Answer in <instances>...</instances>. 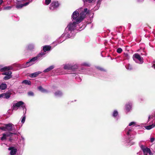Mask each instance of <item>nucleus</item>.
Returning a JSON list of instances; mask_svg holds the SVG:
<instances>
[{
  "label": "nucleus",
  "instance_id": "obj_1",
  "mask_svg": "<svg viewBox=\"0 0 155 155\" xmlns=\"http://www.w3.org/2000/svg\"><path fill=\"white\" fill-rule=\"evenodd\" d=\"M85 15L83 13L79 12V10H76L72 13L71 18L72 22L68 25L67 28L75 33L74 30L76 28L77 25L81 22L84 19Z\"/></svg>",
  "mask_w": 155,
  "mask_h": 155
},
{
  "label": "nucleus",
  "instance_id": "obj_2",
  "mask_svg": "<svg viewBox=\"0 0 155 155\" xmlns=\"http://www.w3.org/2000/svg\"><path fill=\"white\" fill-rule=\"evenodd\" d=\"M75 35V33L66 27L64 33L54 42L57 43L56 45L61 43L66 39L73 37Z\"/></svg>",
  "mask_w": 155,
  "mask_h": 155
},
{
  "label": "nucleus",
  "instance_id": "obj_3",
  "mask_svg": "<svg viewBox=\"0 0 155 155\" xmlns=\"http://www.w3.org/2000/svg\"><path fill=\"white\" fill-rule=\"evenodd\" d=\"M125 132L126 134V139L125 143L127 145H131L134 143L131 141L134 138V136L132 135L133 130L132 128L127 127L125 129Z\"/></svg>",
  "mask_w": 155,
  "mask_h": 155
},
{
  "label": "nucleus",
  "instance_id": "obj_4",
  "mask_svg": "<svg viewBox=\"0 0 155 155\" xmlns=\"http://www.w3.org/2000/svg\"><path fill=\"white\" fill-rule=\"evenodd\" d=\"M45 54V52H41L37 56L31 58L29 61L26 63L24 67H28L36 62L37 61L42 59Z\"/></svg>",
  "mask_w": 155,
  "mask_h": 155
},
{
  "label": "nucleus",
  "instance_id": "obj_5",
  "mask_svg": "<svg viewBox=\"0 0 155 155\" xmlns=\"http://www.w3.org/2000/svg\"><path fill=\"white\" fill-rule=\"evenodd\" d=\"M24 103L22 101H20L16 103H14L13 104L12 108L13 110H17L18 107H21L24 110L25 108L26 109L25 105H24ZM26 109H25L26 110Z\"/></svg>",
  "mask_w": 155,
  "mask_h": 155
},
{
  "label": "nucleus",
  "instance_id": "obj_6",
  "mask_svg": "<svg viewBox=\"0 0 155 155\" xmlns=\"http://www.w3.org/2000/svg\"><path fill=\"white\" fill-rule=\"evenodd\" d=\"M133 59L136 63L139 64H142L143 62V58L138 54H135L133 55Z\"/></svg>",
  "mask_w": 155,
  "mask_h": 155
},
{
  "label": "nucleus",
  "instance_id": "obj_7",
  "mask_svg": "<svg viewBox=\"0 0 155 155\" xmlns=\"http://www.w3.org/2000/svg\"><path fill=\"white\" fill-rule=\"evenodd\" d=\"M140 148L142 150L144 155H147L148 153L149 154V155H153V153L149 148L146 147L143 145H141Z\"/></svg>",
  "mask_w": 155,
  "mask_h": 155
},
{
  "label": "nucleus",
  "instance_id": "obj_8",
  "mask_svg": "<svg viewBox=\"0 0 155 155\" xmlns=\"http://www.w3.org/2000/svg\"><path fill=\"white\" fill-rule=\"evenodd\" d=\"M59 4L58 1H53L49 7V8L52 10H56L58 7Z\"/></svg>",
  "mask_w": 155,
  "mask_h": 155
},
{
  "label": "nucleus",
  "instance_id": "obj_9",
  "mask_svg": "<svg viewBox=\"0 0 155 155\" xmlns=\"http://www.w3.org/2000/svg\"><path fill=\"white\" fill-rule=\"evenodd\" d=\"M132 104L131 102L127 103L125 105L124 110L126 113L130 112L132 109Z\"/></svg>",
  "mask_w": 155,
  "mask_h": 155
},
{
  "label": "nucleus",
  "instance_id": "obj_10",
  "mask_svg": "<svg viewBox=\"0 0 155 155\" xmlns=\"http://www.w3.org/2000/svg\"><path fill=\"white\" fill-rule=\"evenodd\" d=\"M5 131H11L13 130V127L14 125L12 123H10L5 124Z\"/></svg>",
  "mask_w": 155,
  "mask_h": 155
},
{
  "label": "nucleus",
  "instance_id": "obj_11",
  "mask_svg": "<svg viewBox=\"0 0 155 155\" xmlns=\"http://www.w3.org/2000/svg\"><path fill=\"white\" fill-rule=\"evenodd\" d=\"M35 48V45L33 43H30L28 44L27 47L26 49L30 51H32L34 50Z\"/></svg>",
  "mask_w": 155,
  "mask_h": 155
},
{
  "label": "nucleus",
  "instance_id": "obj_12",
  "mask_svg": "<svg viewBox=\"0 0 155 155\" xmlns=\"http://www.w3.org/2000/svg\"><path fill=\"white\" fill-rule=\"evenodd\" d=\"M8 150H11L10 154L11 155H15L17 151V150L16 148L13 147H10L8 148Z\"/></svg>",
  "mask_w": 155,
  "mask_h": 155
},
{
  "label": "nucleus",
  "instance_id": "obj_13",
  "mask_svg": "<svg viewBox=\"0 0 155 155\" xmlns=\"http://www.w3.org/2000/svg\"><path fill=\"white\" fill-rule=\"evenodd\" d=\"M42 73V72L40 71H38L32 73L29 75V76L32 78H35L37 77L39 74Z\"/></svg>",
  "mask_w": 155,
  "mask_h": 155
},
{
  "label": "nucleus",
  "instance_id": "obj_14",
  "mask_svg": "<svg viewBox=\"0 0 155 155\" xmlns=\"http://www.w3.org/2000/svg\"><path fill=\"white\" fill-rule=\"evenodd\" d=\"M29 2H27L24 4H20V5H17L16 6V7L17 8V9H20L21 8H22L23 6H26L27 5H28V4H29Z\"/></svg>",
  "mask_w": 155,
  "mask_h": 155
},
{
  "label": "nucleus",
  "instance_id": "obj_15",
  "mask_svg": "<svg viewBox=\"0 0 155 155\" xmlns=\"http://www.w3.org/2000/svg\"><path fill=\"white\" fill-rule=\"evenodd\" d=\"M118 115V112L116 110L114 111L112 113V116L117 120L118 119L117 117Z\"/></svg>",
  "mask_w": 155,
  "mask_h": 155
},
{
  "label": "nucleus",
  "instance_id": "obj_16",
  "mask_svg": "<svg viewBox=\"0 0 155 155\" xmlns=\"http://www.w3.org/2000/svg\"><path fill=\"white\" fill-rule=\"evenodd\" d=\"M64 68L65 69L68 70L73 69H74L73 67V66L69 64H68L64 65Z\"/></svg>",
  "mask_w": 155,
  "mask_h": 155
},
{
  "label": "nucleus",
  "instance_id": "obj_17",
  "mask_svg": "<svg viewBox=\"0 0 155 155\" xmlns=\"http://www.w3.org/2000/svg\"><path fill=\"white\" fill-rule=\"evenodd\" d=\"M51 48V47L49 46L45 45L43 47V50L44 51L42 52H45H45L47 51L50 50Z\"/></svg>",
  "mask_w": 155,
  "mask_h": 155
},
{
  "label": "nucleus",
  "instance_id": "obj_18",
  "mask_svg": "<svg viewBox=\"0 0 155 155\" xmlns=\"http://www.w3.org/2000/svg\"><path fill=\"white\" fill-rule=\"evenodd\" d=\"M54 68V66L53 65H51L48 67L46 69L44 70L43 72H48L52 70Z\"/></svg>",
  "mask_w": 155,
  "mask_h": 155
},
{
  "label": "nucleus",
  "instance_id": "obj_19",
  "mask_svg": "<svg viewBox=\"0 0 155 155\" xmlns=\"http://www.w3.org/2000/svg\"><path fill=\"white\" fill-rule=\"evenodd\" d=\"M129 126H135V127H137L139 126L137 124V123L134 121H133L130 122L128 125Z\"/></svg>",
  "mask_w": 155,
  "mask_h": 155
},
{
  "label": "nucleus",
  "instance_id": "obj_20",
  "mask_svg": "<svg viewBox=\"0 0 155 155\" xmlns=\"http://www.w3.org/2000/svg\"><path fill=\"white\" fill-rule=\"evenodd\" d=\"M2 67V66L0 65V70L2 71L8 70L10 69V67H5L1 68Z\"/></svg>",
  "mask_w": 155,
  "mask_h": 155
},
{
  "label": "nucleus",
  "instance_id": "obj_21",
  "mask_svg": "<svg viewBox=\"0 0 155 155\" xmlns=\"http://www.w3.org/2000/svg\"><path fill=\"white\" fill-rule=\"evenodd\" d=\"M54 94L55 96L59 97L62 95V93L61 91H58L55 93Z\"/></svg>",
  "mask_w": 155,
  "mask_h": 155
},
{
  "label": "nucleus",
  "instance_id": "obj_22",
  "mask_svg": "<svg viewBox=\"0 0 155 155\" xmlns=\"http://www.w3.org/2000/svg\"><path fill=\"white\" fill-rule=\"evenodd\" d=\"M155 127V124H152V125H150L149 126H145L144 127L146 128V129L148 130H149L151 129L152 128H153L154 127Z\"/></svg>",
  "mask_w": 155,
  "mask_h": 155
},
{
  "label": "nucleus",
  "instance_id": "obj_23",
  "mask_svg": "<svg viewBox=\"0 0 155 155\" xmlns=\"http://www.w3.org/2000/svg\"><path fill=\"white\" fill-rule=\"evenodd\" d=\"M38 89L39 91L43 93L47 92V91L46 90L44 89L41 86H39Z\"/></svg>",
  "mask_w": 155,
  "mask_h": 155
},
{
  "label": "nucleus",
  "instance_id": "obj_24",
  "mask_svg": "<svg viewBox=\"0 0 155 155\" xmlns=\"http://www.w3.org/2000/svg\"><path fill=\"white\" fill-rule=\"evenodd\" d=\"M7 86V85L6 84H2L0 85V89L2 90H4L6 88Z\"/></svg>",
  "mask_w": 155,
  "mask_h": 155
},
{
  "label": "nucleus",
  "instance_id": "obj_25",
  "mask_svg": "<svg viewBox=\"0 0 155 155\" xmlns=\"http://www.w3.org/2000/svg\"><path fill=\"white\" fill-rule=\"evenodd\" d=\"M3 97L6 99L9 98L10 97V94L8 93L3 94Z\"/></svg>",
  "mask_w": 155,
  "mask_h": 155
},
{
  "label": "nucleus",
  "instance_id": "obj_26",
  "mask_svg": "<svg viewBox=\"0 0 155 155\" xmlns=\"http://www.w3.org/2000/svg\"><path fill=\"white\" fill-rule=\"evenodd\" d=\"M125 67L127 70H131L132 69V67L131 65L128 64L125 65Z\"/></svg>",
  "mask_w": 155,
  "mask_h": 155
},
{
  "label": "nucleus",
  "instance_id": "obj_27",
  "mask_svg": "<svg viewBox=\"0 0 155 155\" xmlns=\"http://www.w3.org/2000/svg\"><path fill=\"white\" fill-rule=\"evenodd\" d=\"M22 83L30 85L31 84V82L30 81L25 80L22 82Z\"/></svg>",
  "mask_w": 155,
  "mask_h": 155
},
{
  "label": "nucleus",
  "instance_id": "obj_28",
  "mask_svg": "<svg viewBox=\"0 0 155 155\" xmlns=\"http://www.w3.org/2000/svg\"><path fill=\"white\" fill-rule=\"evenodd\" d=\"M26 109L25 112L24 111V115H25L26 113ZM25 116L24 115V116L22 118L21 120V122L23 124L25 122Z\"/></svg>",
  "mask_w": 155,
  "mask_h": 155
},
{
  "label": "nucleus",
  "instance_id": "obj_29",
  "mask_svg": "<svg viewBox=\"0 0 155 155\" xmlns=\"http://www.w3.org/2000/svg\"><path fill=\"white\" fill-rule=\"evenodd\" d=\"M84 2H87L89 3H93L95 2L96 0H82Z\"/></svg>",
  "mask_w": 155,
  "mask_h": 155
},
{
  "label": "nucleus",
  "instance_id": "obj_30",
  "mask_svg": "<svg viewBox=\"0 0 155 155\" xmlns=\"http://www.w3.org/2000/svg\"><path fill=\"white\" fill-rule=\"evenodd\" d=\"M12 74V73L11 71H8L3 73V74L6 75H11Z\"/></svg>",
  "mask_w": 155,
  "mask_h": 155
},
{
  "label": "nucleus",
  "instance_id": "obj_31",
  "mask_svg": "<svg viewBox=\"0 0 155 155\" xmlns=\"http://www.w3.org/2000/svg\"><path fill=\"white\" fill-rule=\"evenodd\" d=\"M12 77V75H6L4 78L5 80H7L10 79Z\"/></svg>",
  "mask_w": 155,
  "mask_h": 155
},
{
  "label": "nucleus",
  "instance_id": "obj_32",
  "mask_svg": "<svg viewBox=\"0 0 155 155\" xmlns=\"http://www.w3.org/2000/svg\"><path fill=\"white\" fill-rule=\"evenodd\" d=\"M82 65L83 66L89 67L90 66V64L88 63L84 62L82 64Z\"/></svg>",
  "mask_w": 155,
  "mask_h": 155
},
{
  "label": "nucleus",
  "instance_id": "obj_33",
  "mask_svg": "<svg viewBox=\"0 0 155 155\" xmlns=\"http://www.w3.org/2000/svg\"><path fill=\"white\" fill-rule=\"evenodd\" d=\"M12 8V6H8L4 7L3 8V9L4 10H9L11 9Z\"/></svg>",
  "mask_w": 155,
  "mask_h": 155
},
{
  "label": "nucleus",
  "instance_id": "obj_34",
  "mask_svg": "<svg viewBox=\"0 0 155 155\" xmlns=\"http://www.w3.org/2000/svg\"><path fill=\"white\" fill-rule=\"evenodd\" d=\"M7 136L5 135V133L3 134H2V136L1 138V139L2 140H4L6 139Z\"/></svg>",
  "mask_w": 155,
  "mask_h": 155
},
{
  "label": "nucleus",
  "instance_id": "obj_35",
  "mask_svg": "<svg viewBox=\"0 0 155 155\" xmlns=\"http://www.w3.org/2000/svg\"><path fill=\"white\" fill-rule=\"evenodd\" d=\"M5 134V135L7 137L11 136L13 134L12 133L10 132H7Z\"/></svg>",
  "mask_w": 155,
  "mask_h": 155
},
{
  "label": "nucleus",
  "instance_id": "obj_36",
  "mask_svg": "<svg viewBox=\"0 0 155 155\" xmlns=\"http://www.w3.org/2000/svg\"><path fill=\"white\" fill-rule=\"evenodd\" d=\"M51 0H45V4L46 5H48L51 2Z\"/></svg>",
  "mask_w": 155,
  "mask_h": 155
},
{
  "label": "nucleus",
  "instance_id": "obj_37",
  "mask_svg": "<svg viewBox=\"0 0 155 155\" xmlns=\"http://www.w3.org/2000/svg\"><path fill=\"white\" fill-rule=\"evenodd\" d=\"M122 49L121 48H119L117 49V52L118 53H120L122 52Z\"/></svg>",
  "mask_w": 155,
  "mask_h": 155
},
{
  "label": "nucleus",
  "instance_id": "obj_38",
  "mask_svg": "<svg viewBox=\"0 0 155 155\" xmlns=\"http://www.w3.org/2000/svg\"><path fill=\"white\" fill-rule=\"evenodd\" d=\"M97 69L102 71H105V70L102 68L100 67L99 66L96 67Z\"/></svg>",
  "mask_w": 155,
  "mask_h": 155
},
{
  "label": "nucleus",
  "instance_id": "obj_39",
  "mask_svg": "<svg viewBox=\"0 0 155 155\" xmlns=\"http://www.w3.org/2000/svg\"><path fill=\"white\" fill-rule=\"evenodd\" d=\"M124 56L125 57V58L127 59H129V56L128 55V54L127 53H125L124 54Z\"/></svg>",
  "mask_w": 155,
  "mask_h": 155
},
{
  "label": "nucleus",
  "instance_id": "obj_40",
  "mask_svg": "<svg viewBox=\"0 0 155 155\" xmlns=\"http://www.w3.org/2000/svg\"><path fill=\"white\" fill-rule=\"evenodd\" d=\"M81 13H83L85 15L86 14L88 13L87 9V8L84 9V11L82 12Z\"/></svg>",
  "mask_w": 155,
  "mask_h": 155
},
{
  "label": "nucleus",
  "instance_id": "obj_41",
  "mask_svg": "<svg viewBox=\"0 0 155 155\" xmlns=\"http://www.w3.org/2000/svg\"><path fill=\"white\" fill-rule=\"evenodd\" d=\"M28 94L29 96H34V93L33 92L31 91L29 92L28 93Z\"/></svg>",
  "mask_w": 155,
  "mask_h": 155
},
{
  "label": "nucleus",
  "instance_id": "obj_42",
  "mask_svg": "<svg viewBox=\"0 0 155 155\" xmlns=\"http://www.w3.org/2000/svg\"><path fill=\"white\" fill-rule=\"evenodd\" d=\"M73 67L74 69H73L72 70L76 69L78 68V66L77 64H75L73 66Z\"/></svg>",
  "mask_w": 155,
  "mask_h": 155
},
{
  "label": "nucleus",
  "instance_id": "obj_43",
  "mask_svg": "<svg viewBox=\"0 0 155 155\" xmlns=\"http://www.w3.org/2000/svg\"><path fill=\"white\" fill-rule=\"evenodd\" d=\"M0 129L3 130L4 131H5V126L4 127H0Z\"/></svg>",
  "mask_w": 155,
  "mask_h": 155
},
{
  "label": "nucleus",
  "instance_id": "obj_44",
  "mask_svg": "<svg viewBox=\"0 0 155 155\" xmlns=\"http://www.w3.org/2000/svg\"><path fill=\"white\" fill-rule=\"evenodd\" d=\"M152 67L155 69V61H154L152 64Z\"/></svg>",
  "mask_w": 155,
  "mask_h": 155
},
{
  "label": "nucleus",
  "instance_id": "obj_45",
  "mask_svg": "<svg viewBox=\"0 0 155 155\" xmlns=\"http://www.w3.org/2000/svg\"><path fill=\"white\" fill-rule=\"evenodd\" d=\"M150 140V141L151 142H153V141L154 140V138H151Z\"/></svg>",
  "mask_w": 155,
  "mask_h": 155
},
{
  "label": "nucleus",
  "instance_id": "obj_46",
  "mask_svg": "<svg viewBox=\"0 0 155 155\" xmlns=\"http://www.w3.org/2000/svg\"><path fill=\"white\" fill-rule=\"evenodd\" d=\"M100 2L99 1L97 3V7L99 6V5H100Z\"/></svg>",
  "mask_w": 155,
  "mask_h": 155
},
{
  "label": "nucleus",
  "instance_id": "obj_47",
  "mask_svg": "<svg viewBox=\"0 0 155 155\" xmlns=\"http://www.w3.org/2000/svg\"><path fill=\"white\" fill-rule=\"evenodd\" d=\"M152 118V116H150V115L149 117H148V120H149L151 118Z\"/></svg>",
  "mask_w": 155,
  "mask_h": 155
},
{
  "label": "nucleus",
  "instance_id": "obj_48",
  "mask_svg": "<svg viewBox=\"0 0 155 155\" xmlns=\"http://www.w3.org/2000/svg\"><path fill=\"white\" fill-rule=\"evenodd\" d=\"M2 97H3V94H0V98Z\"/></svg>",
  "mask_w": 155,
  "mask_h": 155
},
{
  "label": "nucleus",
  "instance_id": "obj_49",
  "mask_svg": "<svg viewBox=\"0 0 155 155\" xmlns=\"http://www.w3.org/2000/svg\"><path fill=\"white\" fill-rule=\"evenodd\" d=\"M3 2V0H0V5Z\"/></svg>",
  "mask_w": 155,
  "mask_h": 155
},
{
  "label": "nucleus",
  "instance_id": "obj_50",
  "mask_svg": "<svg viewBox=\"0 0 155 155\" xmlns=\"http://www.w3.org/2000/svg\"><path fill=\"white\" fill-rule=\"evenodd\" d=\"M87 73L88 74H92L90 72H87Z\"/></svg>",
  "mask_w": 155,
  "mask_h": 155
},
{
  "label": "nucleus",
  "instance_id": "obj_51",
  "mask_svg": "<svg viewBox=\"0 0 155 155\" xmlns=\"http://www.w3.org/2000/svg\"><path fill=\"white\" fill-rule=\"evenodd\" d=\"M22 140L24 141L25 140V139L24 137H21Z\"/></svg>",
  "mask_w": 155,
  "mask_h": 155
}]
</instances>
